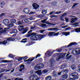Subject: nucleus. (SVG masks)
Here are the masks:
<instances>
[{"label":"nucleus","mask_w":80,"mask_h":80,"mask_svg":"<svg viewBox=\"0 0 80 80\" xmlns=\"http://www.w3.org/2000/svg\"><path fill=\"white\" fill-rule=\"evenodd\" d=\"M65 0V2L66 3H68V2H69V0Z\"/></svg>","instance_id":"338daca9"},{"label":"nucleus","mask_w":80,"mask_h":80,"mask_svg":"<svg viewBox=\"0 0 80 80\" xmlns=\"http://www.w3.org/2000/svg\"><path fill=\"white\" fill-rule=\"evenodd\" d=\"M66 67V64L62 65L61 67L60 68H61V69H63V68H65V67Z\"/></svg>","instance_id":"79ce46f5"},{"label":"nucleus","mask_w":80,"mask_h":80,"mask_svg":"<svg viewBox=\"0 0 80 80\" xmlns=\"http://www.w3.org/2000/svg\"><path fill=\"white\" fill-rule=\"evenodd\" d=\"M41 38H42L43 37H45V35H40Z\"/></svg>","instance_id":"6e6d98bb"},{"label":"nucleus","mask_w":80,"mask_h":80,"mask_svg":"<svg viewBox=\"0 0 80 80\" xmlns=\"http://www.w3.org/2000/svg\"><path fill=\"white\" fill-rule=\"evenodd\" d=\"M7 41H8V42H10V41H13L15 40V38H7Z\"/></svg>","instance_id":"4468645a"},{"label":"nucleus","mask_w":80,"mask_h":80,"mask_svg":"<svg viewBox=\"0 0 80 80\" xmlns=\"http://www.w3.org/2000/svg\"><path fill=\"white\" fill-rule=\"evenodd\" d=\"M61 13H62V11L57 12L54 13V14H60Z\"/></svg>","instance_id":"37998d69"},{"label":"nucleus","mask_w":80,"mask_h":80,"mask_svg":"<svg viewBox=\"0 0 80 80\" xmlns=\"http://www.w3.org/2000/svg\"><path fill=\"white\" fill-rule=\"evenodd\" d=\"M68 70L67 69H66L62 71V72L63 73H68Z\"/></svg>","instance_id":"c9c22d12"},{"label":"nucleus","mask_w":80,"mask_h":80,"mask_svg":"<svg viewBox=\"0 0 80 80\" xmlns=\"http://www.w3.org/2000/svg\"><path fill=\"white\" fill-rule=\"evenodd\" d=\"M72 76L74 78V79H78V75L77 73L75 72L72 73Z\"/></svg>","instance_id":"20e7f679"},{"label":"nucleus","mask_w":80,"mask_h":80,"mask_svg":"<svg viewBox=\"0 0 80 80\" xmlns=\"http://www.w3.org/2000/svg\"><path fill=\"white\" fill-rule=\"evenodd\" d=\"M67 15V13H64V14L60 18L61 20H62V21H64V19H63V17H64V16H66Z\"/></svg>","instance_id":"dca6fc26"},{"label":"nucleus","mask_w":80,"mask_h":80,"mask_svg":"<svg viewBox=\"0 0 80 80\" xmlns=\"http://www.w3.org/2000/svg\"><path fill=\"white\" fill-rule=\"evenodd\" d=\"M77 43L75 42H72L69 44L68 46V47H70V46H72V45H76Z\"/></svg>","instance_id":"6ab92c4d"},{"label":"nucleus","mask_w":80,"mask_h":80,"mask_svg":"<svg viewBox=\"0 0 80 80\" xmlns=\"http://www.w3.org/2000/svg\"><path fill=\"white\" fill-rule=\"evenodd\" d=\"M55 59L53 58H52L50 59V60L49 61V63H53L54 62H55Z\"/></svg>","instance_id":"412c9836"},{"label":"nucleus","mask_w":80,"mask_h":80,"mask_svg":"<svg viewBox=\"0 0 80 80\" xmlns=\"http://www.w3.org/2000/svg\"><path fill=\"white\" fill-rule=\"evenodd\" d=\"M7 29H8V28H5L3 30V28H0V33H5V32H7Z\"/></svg>","instance_id":"0eeeda50"},{"label":"nucleus","mask_w":80,"mask_h":80,"mask_svg":"<svg viewBox=\"0 0 80 80\" xmlns=\"http://www.w3.org/2000/svg\"><path fill=\"white\" fill-rule=\"evenodd\" d=\"M40 54H38L37 55L36 57V59H37V58H38V57H40Z\"/></svg>","instance_id":"5fc2aeb1"},{"label":"nucleus","mask_w":80,"mask_h":80,"mask_svg":"<svg viewBox=\"0 0 80 80\" xmlns=\"http://www.w3.org/2000/svg\"><path fill=\"white\" fill-rule=\"evenodd\" d=\"M52 79V77L51 76H48L46 78V80H50Z\"/></svg>","instance_id":"a878e982"},{"label":"nucleus","mask_w":80,"mask_h":80,"mask_svg":"<svg viewBox=\"0 0 80 80\" xmlns=\"http://www.w3.org/2000/svg\"><path fill=\"white\" fill-rule=\"evenodd\" d=\"M50 67L51 68H53V67H54L55 66V64H54V63H50Z\"/></svg>","instance_id":"2f4dec72"},{"label":"nucleus","mask_w":80,"mask_h":80,"mask_svg":"<svg viewBox=\"0 0 80 80\" xmlns=\"http://www.w3.org/2000/svg\"><path fill=\"white\" fill-rule=\"evenodd\" d=\"M45 23L48 24V25H52V26H55V24L50 23L48 21L45 22Z\"/></svg>","instance_id":"b1692460"},{"label":"nucleus","mask_w":80,"mask_h":80,"mask_svg":"<svg viewBox=\"0 0 80 80\" xmlns=\"http://www.w3.org/2000/svg\"><path fill=\"white\" fill-rule=\"evenodd\" d=\"M59 35V32H58L54 34L53 35L54 36H57V35Z\"/></svg>","instance_id":"09e8293b"},{"label":"nucleus","mask_w":80,"mask_h":80,"mask_svg":"<svg viewBox=\"0 0 80 80\" xmlns=\"http://www.w3.org/2000/svg\"><path fill=\"white\" fill-rule=\"evenodd\" d=\"M68 75L67 74H66L64 75L62 78H64V79H66V78H68Z\"/></svg>","instance_id":"bb28decb"},{"label":"nucleus","mask_w":80,"mask_h":80,"mask_svg":"<svg viewBox=\"0 0 80 80\" xmlns=\"http://www.w3.org/2000/svg\"><path fill=\"white\" fill-rule=\"evenodd\" d=\"M53 53V52H51V50H49L48 51V52L46 53L45 55H46L47 54H48V56H49L50 57L52 55Z\"/></svg>","instance_id":"ddd939ff"},{"label":"nucleus","mask_w":80,"mask_h":80,"mask_svg":"<svg viewBox=\"0 0 80 80\" xmlns=\"http://www.w3.org/2000/svg\"><path fill=\"white\" fill-rule=\"evenodd\" d=\"M61 55H62L63 57H65V56L67 55V53H61Z\"/></svg>","instance_id":"de8ad7c7"},{"label":"nucleus","mask_w":80,"mask_h":80,"mask_svg":"<svg viewBox=\"0 0 80 80\" xmlns=\"http://www.w3.org/2000/svg\"><path fill=\"white\" fill-rule=\"evenodd\" d=\"M58 3V2H57L56 1H54L52 2V4L53 5H56Z\"/></svg>","instance_id":"ea45409f"},{"label":"nucleus","mask_w":80,"mask_h":80,"mask_svg":"<svg viewBox=\"0 0 80 80\" xmlns=\"http://www.w3.org/2000/svg\"><path fill=\"white\" fill-rule=\"evenodd\" d=\"M22 58H23V59L24 60H27V59L28 58H27V56H25V57H22Z\"/></svg>","instance_id":"864d4df0"},{"label":"nucleus","mask_w":80,"mask_h":80,"mask_svg":"<svg viewBox=\"0 0 80 80\" xmlns=\"http://www.w3.org/2000/svg\"><path fill=\"white\" fill-rule=\"evenodd\" d=\"M75 32H77L78 33V32H80V28H77L74 30Z\"/></svg>","instance_id":"c756f323"},{"label":"nucleus","mask_w":80,"mask_h":80,"mask_svg":"<svg viewBox=\"0 0 80 80\" xmlns=\"http://www.w3.org/2000/svg\"><path fill=\"white\" fill-rule=\"evenodd\" d=\"M78 20V18H76L74 19L72 18L71 19V22L74 23V22H75V21H76V20Z\"/></svg>","instance_id":"f3484780"},{"label":"nucleus","mask_w":80,"mask_h":80,"mask_svg":"<svg viewBox=\"0 0 80 80\" xmlns=\"http://www.w3.org/2000/svg\"><path fill=\"white\" fill-rule=\"evenodd\" d=\"M5 14V13H2L1 15H0V17H3V16H4Z\"/></svg>","instance_id":"3c124183"},{"label":"nucleus","mask_w":80,"mask_h":80,"mask_svg":"<svg viewBox=\"0 0 80 80\" xmlns=\"http://www.w3.org/2000/svg\"><path fill=\"white\" fill-rule=\"evenodd\" d=\"M62 34L64 35L65 36H68L70 35V32H62Z\"/></svg>","instance_id":"2eb2a0df"},{"label":"nucleus","mask_w":80,"mask_h":80,"mask_svg":"<svg viewBox=\"0 0 80 80\" xmlns=\"http://www.w3.org/2000/svg\"><path fill=\"white\" fill-rule=\"evenodd\" d=\"M77 5H78V3H74L73 6L72 7V8H73V7H75L77 6Z\"/></svg>","instance_id":"a18cd8bd"},{"label":"nucleus","mask_w":80,"mask_h":80,"mask_svg":"<svg viewBox=\"0 0 80 80\" xmlns=\"http://www.w3.org/2000/svg\"><path fill=\"white\" fill-rule=\"evenodd\" d=\"M24 70H25L24 65H21L19 69V72H21L22 73H24Z\"/></svg>","instance_id":"423d86ee"},{"label":"nucleus","mask_w":80,"mask_h":80,"mask_svg":"<svg viewBox=\"0 0 80 80\" xmlns=\"http://www.w3.org/2000/svg\"><path fill=\"white\" fill-rule=\"evenodd\" d=\"M40 69V64L37 65L34 68V69L35 70H38Z\"/></svg>","instance_id":"f8f14e48"},{"label":"nucleus","mask_w":80,"mask_h":80,"mask_svg":"<svg viewBox=\"0 0 80 80\" xmlns=\"http://www.w3.org/2000/svg\"><path fill=\"white\" fill-rule=\"evenodd\" d=\"M65 19L66 20L67 22H68V18H65Z\"/></svg>","instance_id":"e2e57ef3"},{"label":"nucleus","mask_w":80,"mask_h":80,"mask_svg":"<svg viewBox=\"0 0 80 80\" xmlns=\"http://www.w3.org/2000/svg\"><path fill=\"white\" fill-rule=\"evenodd\" d=\"M71 67L72 70H75L76 69V66L74 65H72Z\"/></svg>","instance_id":"7c9ffc66"},{"label":"nucleus","mask_w":80,"mask_h":80,"mask_svg":"<svg viewBox=\"0 0 80 80\" xmlns=\"http://www.w3.org/2000/svg\"><path fill=\"white\" fill-rule=\"evenodd\" d=\"M23 12L25 13H28L30 12V10L27 8H25L23 10Z\"/></svg>","instance_id":"1a4fd4ad"},{"label":"nucleus","mask_w":80,"mask_h":80,"mask_svg":"<svg viewBox=\"0 0 80 80\" xmlns=\"http://www.w3.org/2000/svg\"><path fill=\"white\" fill-rule=\"evenodd\" d=\"M8 27H13V24H10L8 25Z\"/></svg>","instance_id":"49530a36"},{"label":"nucleus","mask_w":80,"mask_h":80,"mask_svg":"<svg viewBox=\"0 0 80 80\" xmlns=\"http://www.w3.org/2000/svg\"><path fill=\"white\" fill-rule=\"evenodd\" d=\"M72 55H71L69 57H68L67 58V60H70V61L71 62H74L75 61V58H72Z\"/></svg>","instance_id":"6e6552de"},{"label":"nucleus","mask_w":80,"mask_h":80,"mask_svg":"<svg viewBox=\"0 0 80 80\" xmlns=\"http://www.w3.org/2000/svg\"><path fill=\"white\" fill-rule=\"evenodd\" d=\"M24 21L26 23H28V19H25Z\"/></svg>","instance_id":"bf43d9fd"},{"label":"nucleus","mask_w":80,"mask_h":80,"mask_svg":"<svg viewBox=\"0 0 80 80\" xmlns=\"http://www.w3.org/2000/svg\"><path fill=\"white\" fill-rule=\"evenodd\" d=\"M7 43V41L6 40H5L3 42H0V44H3V45H5Z\"/></svg>","instance_id":"a211bd4d"},{"label":"nucleus","mask_w":80,"mask_h":80,"mask_svg":"<svg viewBox=\"0 0 80 80\" xmlns=\"http://www.w3.org/2000/svg\"><path fill=\"white\" fill-rule=\"evenodd\" d=\"M62 51V49H57L56 50V51L58 52H61Z\"/></svg>","instance_id":"72a5a7b5"},{"label":"nucleus","mask_w":80,"mask_h":80,"mask_svg":"<svg viewBox=\"0 0 80 80\" xmlns=\"http://www.w3.org/2000/svg\"><path fill=\"white\" fill-rule=\"evenodd\" d=\"M23 26H19L18 27V28L19 31H22V30H24L22 32V33L23 34H24V33H25L28 31V28H26L24 29H23Z\"/></svg>","instance_id":"f03ea898"},{"label":"nucleus","mask_w":80,"mask_h":80,"mask_svg":"<svg viewBox=\"0 0 80 80\" xmlns=\"http://www.w3.org/2000/svg\"><path fill=\"white\" fill-rule=\"evenodd\" d=\"M42 72L44 73H47L48 71L47 70H43Z\"/></svg>","instance_id":"603ef678"},{"label":"nucleus","mask_w":80,"mask_h":80,"mask_svg":"<svg viewBox=\"0 0 80 80\" xmlns=\"http://www.w3.org/2000/svg\"><path fill=\"white\" fill-rule=\"evenodd\" d=\"M35 73H37L39 75H40V70L37 71L35 72Z\"/></svg>","instance_id":"473e14b6"},{"label":"nucleus","mask_w":80,"mask_h":80,"mask_svg":"<svg viewBox=\"0 0 80 80\" xmlns=\"http://www.w3.org/2000/svg\"><path fill=\"white\" fill-rule=\"evenodd\" d=\"M54 33L55 32H49L48 35V36H50V37H52V35H53L54 34Z\"/></svg>","instance_id":"cd10ccee"},{"label":"nucleus","mask_w":80,"mask_h":80,"mask_svg":"<svg viewBox=\"0 0 80 80\" xmlns=\"http://www.w3.org/2000/svg\"><path fill=\"white\" fill-rule=\"evenodd\" d=\"M32 6L34 8L33 9H37L39 8V6L37 5V3H34L32 4Z\"/></svg>","instance_id":"9b49d317"},{"label":"nucleus","mask_w":80,"mask_h":80,"mask_svg":"<svg viewBox=\"0 0 80 80\" xmlns=\"http://www.w3.org/2000/svg\"><path fill=\"white\" fill-rule=\"evenodd\" d=\"M32 32V30H30L28 32V34L26 35V37H29L31 35L32 36L31 37V39L32 40H37L38 39L39 40H40V36L37 35V34L34 32Z\"/></svg>","instance_id":"f257e3e1"},{"label":"nucleus","mask_w":80,"mask_h":80,"mask_svg":"<svg viewBox=\"0 0 80 80\" xmlns=\"http://www.w3.org/2000/svg\"><path fill=\"white\" fill-rule=\"evenodd\" d=\"M3 22L5 25H8L10 23L9 20H8V19H4L3 20Z\"/></svg>","instance_id":"9d476101"},{"label":"nucleus","mask_w":80,"mask_h":80,"mask_svg":"<svg viewBox=\"0 0 80 80\" xmlns=\"http://www.w3.org/2000/svg\"><path fill=\"white\" fill-rule=\"evenodd\" d=\"M45 30H42L40 31V32L41 33H43V32H45Z\"/></svg>","instance_id":"052dcab7"},{"label":"nucleus","mask_w":80,"mask_h":80,"mask_svg":"<svg viewBox=\"0 0 80 80\" xmlns=\"http://www.w3.org/2000/svg\"><path fill=\"white\" fill-rule=\"evenodd\" d=\"M59 80H65V79L63 78V77L61 78Z\"/></svg>","instance_id":"774afa93"},{"label":"nucleus","mask_w":80,"mask_h":80,"mask_svg":"<svg viewBox=\"0 0 80 80\" xmlns=\"http://www.w3.org/2000/svg\"><path fill=\"white\" fill-rule=\"evenodd\" d=\"M60 59V57H58L56 58V60L57 61H58Z\"/></svg>","instance_id":"680f3d73"},{"label":"nucleus","mask_w":80,"mask_h":80,"mask_svg":"<svg viewBox=\"0 0 80 80\" xmlns=\"http://www.w3.org/2000/svg\"><path fill=\"white\" fill-rule=\"evenodd\" d=\"M15 80H23V79L22 78H20L19 79H18V78H16Z\"/></svg>","instance_id":"4d7b16f0"},{"label":"nucleus","mask_w":80,"mask_h":80,"mask_svg":"<svg viewBox=\"0 0 80 80\" xmlns=\"http://www.w3.org/2000/svg\"><path fill=\"white\" fill-rule=\"evenodd\" d=\"M55 13V11L49 13V15H52V14H53V13Z\"/></svg>","instance_id":"0e129e2a"},{"label":"nucleus","mask_w":80,"mask_h":80,"mask_svg":"<svg viewBox=\"0 0 80 80\" xmlns=\"http://www.w3.org/2000/svg\"><path fill=\"white\" fill-rule=\"evenodd\" d=\"M4 5H5V2L3 1H1L0 3V7H2L4 6Z\"/></svg>","instance_id":"aec40b11"},{"label":"nucleus","mask_w":80,"mask_h":80,"mask_svg":"<svg viewBox=\"0 0 80 80\" xmlns=\"http://www.w3.org/2000/svg\"><path fill=\"white\" fill-rule=\"evenodd\" d=\"M34 28H35V27H33V26H31L30 28V29L31 30H32L33 29H34Z\"/></svg>","instance_id":"69168bd1"},{"label":"nucleus","mask_w":80,"mask_h":80,"mask_svg":"<svg viewBox=\"0 0 80 80\" xmlns=\"http://www.w3.org/2000/svg\"><path fill=\"white\" fill-rule=\"evenodd\" d=\"M35 58V57H34L33 58H32L31 59L30 58L29 59H28V60H25V62H27V61H30L31 62H32L33 61V60H34Z\"/></svg>","instance_id":"5701e85b"},{"label":"nucleus","mask_w":80,"mask_h":80,"mask_svg":"<svg viewBox=\"0 0 80 80\" xmlns=\"http://www.w3.org/2000/svg\"><path fill=\"white\" fill-rule=\"evenodd\" d=\"M30 80H39V78H37V75L35 74H32L30 78Z\"/></svg>","instance_id":"7ed1b4c3"},{"label":"nucleus","mask_w":80,"mask_h":80,"mask_svg":"<svg viewBox=\"0 0 80 80\" xmlns=\"http://www.w3.org/2000/svg\"><path fill=\"white\" fill-rule=\"evenodd\" d=\"M22 23L20 21H18L16 23L17 25H22Z\"/></svg>","instance_id":"a19ab883"},{"label":"nucleus","mask_w":80,"mask_h":80,"mask_svg":"<svg viewBox=\"0 0 80 80\" xmlns=\"http://www.w3.org/2000/svg\"><path fill=\"white\" fill-rule=\"evenodd\" d=\"M42 13L43 15H45V14H47V10H42Z\"/></svg>","instance_id":"393cba45"},{"label":"nucleus","mask_w":80,"mask_h":80,"mask_svg":"<svg viewBox=\"0 0 80 80\" xmlns=\"http://www.w3.org/2000/svg\"><path fill=\"white\" fill-rule=\"evenodd\" d=\"M71 29V27H69L68 28H67L65 29L66 30H70Z\"/></svg>","instance_id":"13d9d810"},{"label":"nucleus","mask_w":80,"mask_h":80,"mask_svg":"<svg viewBox=\"0 0 80 80\" xmlns=\"http://www.w3.org/2000/svg\"><path fill=\"white\" fill-rule=\"evenodd\" d=\"M41 27H47V25L45 24H42L41 25Z\"/></svg>","instance_id":"c03bdc74"},{"label":"nucleus","mask_w":80,"mask_h":80,"mask_svg":"<svg viewBox=\"0 0 80 80\" xmlns=\"http://www.w3.org/2000/svg\"><path fill=\"white\" fill-rule=\"evenodd\" d=\"M9 57H10V58H13L14 57H15V56H14L11 54H10L9 55Z\"/></svg>","instance_id":"f704fd0d"},{"label":"nucleus","mask_w":80,"mask_h":80,"mask_svg":"<svg viewBox=\"0 0 80 80\" xmlns=\"http://www.w3.org/2000/svg\"><path fill=\"white\" fill-rule=\"evenodd\" d=\"M47 19H44L43 20L41 21V22H42V23H45V22H46V21H47Z\"/></svg>","instance_id":"4c0bfd02"},{"label":"nucleus","mask_w":80,"mask_h":80,"mask_svg":"<svg viewBox=\"0 0 80 80\" xmlns=\"http://www.w3.org/2000/svg\"><path fill=\"white\" fill-rule=\"evenodd\" d=\"M27 40V38H25L22 40V42L23 43H25L27 42V41H26Z\"/></svg>","instance_id":"e433bc0d"},{"label":"nucleus","mask_w":80,"mask_h":80,"mask_svg":"<svg viewBox=\"0 0 80 80\" xmlns=\"http://www.w3.org/2000/svg\"><path fill=\"white\" fill-rule=\"evenodd\" d=\"M17 30L16 29H13L12 32H11V33H17Z\"/></svg>","instance_id":"58836bf2"},{"label":"nucleus","mask_w":80,"mask_h":80,"mask_svg":"<svg viewBox=\"0 0 80 80\" xmlns=\"http://www.w3.org/2000/svg\"><path fill=\"white\" fill-rule=\"evenodd\" d=\"M73 53L74 54V55H78L80 54V48L78 49L77 50H74L73 51Z\"/></svg>","instance_id":"39448f33"},{"label":"nucleus","mask_w":80,"mask_h":80,"mask_svg":"<svg viewBox=\"0 0 80 80\" xmlns=\"http://www.w3.org/2000/svg\"><path fill=\"white\" fill-rule=\"evenodd\" d=\"M44 67V65L43 64L41 63V68H43Z\"/></svg>","instance_id":"8fccbe9b"},{"label":"nucleus","mask_w":80,"mask_h":80,"mask_svg":"<svg viewBox=\"0 0 80 80\" xmlns=\"http://www.w3.org/2000/svg\"><path fill=\"white\" fill-rule=\"evenodd\" d=\"M48 30L49 31H52V30H54V31H56L57 30V28H50L48 29Z\"/></svg>","instance_id":"4be33fe9"},{"label":"nucleus","mask_w":80,"mask_h":80,"mask_svg":"<svg viewBox=\"0 0 80 80\" xmlns=\"http://www.w3.org/2000/svg\"><path fill=\"white\" fill-rule=\"evenodd\" d=\"M10 21L11 23H16V20L13 19H11Z\"/></svg>","instance_id":"c85d7f7f"}]
</instances>
